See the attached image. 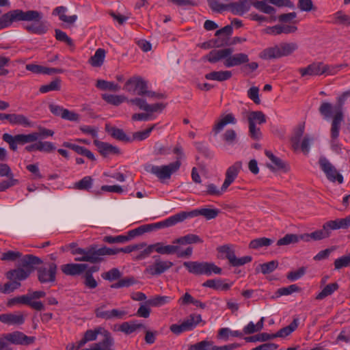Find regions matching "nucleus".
<instances>
[{"mask_svg": "<svg viewBox=\"0 0 350 350\" xmlns=\"http://www.w3.org/2000/svg\"><path fill=\"white\" fill-rule=\"evenodd\" d=\"M301 239V235H297L295 234H287L284 237L280 239L277 245H287L291 243H297Z\"/></svg>", "mask_w": 350, "mask_h": 350, "instance_id": "680f3d73", "label": "nucleus"}, {"mask_svg": "<svg viewBox=\"0 0 350 350\" xmlns=\"http://www.w3.org/2000/svg\"><path fill=\"white\" fill-rule=\"evenodd\" d=\"M105 304H101L95 309L94 313L97 318L105 320L123 319L127 314L124 310L112 309L111 310H105Z\"/></svg>", "mask_w": 350, "mask_h": 350, "instance_id": "f8f14e48", "label": "nucleus"}, {"mask_svg": "<svg viewBox=\"0 0 350 350\" xmlns=\"http://www.w3.org/2000/svg\"><path fill=\"white\" fill-rule=\"evenodd\" d=\"M0 321L8 325H21L25 322V317L20 312L1 314Z\"/></svg>", "mask_w": 350, "mask_h": 350, "instance_id": "a211bd4d", "label": "nucleus"}, {"mask_svg": "<svg viewBox=\"0 0 350 350\" xmlns=\"http://www.w3.org/2000/svg\"><path fill=\"white\" fill-rule=\"evenodd\" d=\"M265 155L271 161L272 163L274 165V166H273L272 165L267 164V167L271 170H272V171H274L275 170H284V171L287 170L286 164L282 161V160L281 159L275 156L269 150H265Z\"/></svg>", "mask_w": 350, "mask_h": 350, "instance_id": "f704fd0d", "label": "nucleus"}, {"mask_svg": "<svg viewBox=\"0 0 350 350\" xmlns=\"http://www.w3.org/2000/svg\"><path fill=\"white\" fill-rule=\"evenodd\" d=\"M319 163L322 171L325 174L327 178L332 181H337L339 184L343 183V176L336 170L335 167L325 157H321Z\"/></svg>", "mask_w": 350, "mask_h": 350, "instance_id": "1a4fd4ad", "label": "nucleus"}, {"mask_svg": "<svg viewBox=\"0 0 350 350\" xmlns=\"http://www.w3.org/2000/svg\"><path fill=\"white\" fill-rule=\"evenodd\" d=\"M338 288L339 285L337 282L328 284L317 295L315 299L317 300H323L325 297L332 295Z\"/></svg>", "mask_w": 350, "mask_h": 350, "instance_id": "c03bdc74", "label": "nucleus"}, {"mask_svg": "<svg viewBox=\"0 0 350 350\" xmlns=\"http://www.w3.org/2000/svg\"><path fill=\"white\" fill-rule=\"evenodd\" d=\"M182 221H183V219L182 217L181 212H180V213H178L177 214H175V215L168 217L167 219H166L164 221L154 223L153 224H154V230H157V229L163 228H166V227H170V226L176 225V224H178L179 222H182Z\"/></svg>", "mask_w": 350, "mask_h": 350, "instance_id": "2f4dec72", "label": "nucleus"}, {"mask_svg": "<svg viewBox=\"0 0 350 350\" xmlns=\"http://www.w3.org/2000/svg\"><path fill=\"white\" fill-rule=\"evenodd\" d=\"M273 243V240L266 238V237H261L258 239H254L250 241L249 244L250 248L252 249H258L260 247H264V246H269Z\"/></svg>", "mask_w": 350, "mask_h": 350, "instance_id": "052dcab7", "label": "nucleus"}, {"mask_svg": "<svg viewBox=\"0 0 350 350\" xmlns=\"http://www.w3.org/2000/svg\"><path fill=\"white\" fill-rule=\"evenodd\" d=\"M299 325V319L295 318L293 321L288 325L282 329H280L276 334H272L273 338L276 337L284 338L288 335H290L293 332H294L298 327Z\"/></svg>", "mask_w": 350, "mask_h": 350, "instance_id": "ea45409f", "label": "nucleus"}, {"mask_svg": "<svg viewBox=\"0 0 350 350\" xmlns=\"http://www.w3.org/2000/svg\"><path fill=\"white\" fill-rule=\"evenodd\" d=\"M88 265L85 264L68 263L61 266L62 271L66 275H77L83 273Z\"/></svg>", "mask_w": 350, "mask_h": 350, "instance_id": "a878e982", "label": "nucleus"}, {"mask_svg": "<svg viewBox=\"0 0 350 350\" xmlns=\"http://www.w3.org/2000/svg\"><path fill=\"white\" fill-rule=\"evenodd\" d=\"M298 49L296 42H281L272 47L264 49L259 55L263 59H279L289 56Z\"/></svg>", "mask_w": 350, "mask_h": 350, "instance_id": "7ed1b4c3", "label": "nucleus"}, {"mask_svg": "<svg viewBox=\"0 0 350 350\" xmlns=\"http://www.w3.org/2000/svg\"><path fill=\"white\" fill-rule=\"evenodd\" d=\"M254 0H239L227 4L228 10L233 14L243 16L247 12L253 5Z\"/></svg>", "mask_w": 350, "mask_h": 350, "instance_id": "2eb2a0df", "label": "nucleus"}, {"mask_svg": "<svg viewBox=\"0 0 350 350\" xmlns=\"http://www.w3.org/2000/svg\"><path fill=\"white\" fill-rule=\"evenodd\" d=\"M334 264L336 269L349 267L350 265V253L336 259Z\"/></svg>", "mask_w": 350, "mask_h": 350, "instance_id": "774afa93", "label": "nucleus"}, {"mask_svg": "<svg viewBox=\"0 0 350 350\" xmlns=\"http://www.w3.org/2000/svg\"><path fill=\"white\" fill-rule=\"evenodd\" d=\"M101 341L93 345L94 350H113L114 340L109 331H105Z\"/></svg>", "mask_w": 350, "mask_h": 350, "instance_id": "c85d7f7f", "label": "nucleus"}, {"mask_svg": "<svg viewBox=\"0 0 350 350\" xmlns=\"http://www.w3.org/2000/svg\"><path fill=\"white\" fill-rule=\"evenodd\" d=\"M96 255L97 256V262H100L103 260L102 256H111L116 255L119 253V248H109L107 247H103L97 248L95 245Z\"/></svg>", "mask_w": 350, "mask_h": 350, "instance_id": "3c124183", "label": "nucleus"}, {"mask_svg": "<svg viewBox=\"0 0 350 350\" xmlns=\"http://www.w3.org/2000/svg\"><path fill=\"white\" fill-rule=\"evenodd\" d=\"M269 3H271L269 0L253 1V6L259 11L267 14H275L276 12L275 9L271 6Z\"/></svg>", "mask_w": 350, "mask_h": 350, "instance_id": "a19ab883", "label": "nucleus"}, {"mask_svg": "<svg viewBox=\"0 0 350 350\" xmlns=\"http://www.w3.org/2000/svg\"><path fill=\"white\" fill-rule=\"evenodd\" d=\"M60 82L59 79H56L51 81L49 84L40 86L39 90L41 93L44 94L51 91H57L60 90Z\"/></svg>", "mask_w": 350, "mask_h": 350, "instance_id": "0e129e2a", "label": "nucleus"}, {"mask_svg": "<svg viewBox=\"0 0 350 350\" xmlns=\"http://www.w3.org/2000/svg\"><path fill=\"white\" fill-rule=\"evenodd\" d=\"M93 185V179L91 176H87L81 180L76 182L74 188L79 190L89 191Z\"/></svg>", "mask_w": 350, "mask_h": 350, "instance_id": "6e6d98bb", "label": "nucleus"}, {"mask_svg": "<svg viewBox=\"0 0 350 350\" xmlns=\"http://www.w3.org/2000/svg\"><path fill=\"white\" fill-rule=\"evenodd\" d=\"M330 234L332 230L347 229L350 226V215L345 218L329 220L326 222Z\"/></svg>", "mask_w": 350, "mask_h": 350, "instance_id": "7c9ffc66", "label": "nucleus"}, {"mask_svg": "<svg viewBox=\"0 0 350 350\" xmlns=\"http://www.w3.org/2000/svg\"><path fill=\"white\" fill-rule=\"evenodd\" d=\"M103 99L107 103L118 106L121 103L128 100L127 98L123 95H113L109 94H103Z\"/></svg>", "mask_w": 350, "mask_h": 350, "instance_id": "8fccbe9b", "label": "nucleus"}, {"mask_svg": "<svg viewBox=\"0 0 350 350\" xmlns=\"http://www.w3.org/2000/svg\"><path fill=\"white\" fill-rule=\"evenodd\" d=\"M204 287H208L218 291H228L230 288V284L224 283L220 279L208 280L202 284Z\"/></svg>", "mask_w": 350, "mask_h": 350, "instance_id": "a18cd8bd", "label": "nucleus"}, {"mask_svg": "<svg viewBox=\"0 0 350 350\" xmlns=\"http://www.w3.org/2000/svg\"><path fill=\"white\" fill-rule=\"evenodd\" d=\"M234 50L232 48H226L219 50H213L204 57V59L211 63H216L221 59L226 61L229 55H232Z\"/></svg>", "mask_w": 350, "mask_h": 350, "instance_id": "412c9836", "label": "nucleus"}, {"mask_svg": "<svg viewBox=\"0 0 350 350\" xmlns=\"http://www.w3.org/2000/svg\"><path fill=\"white\" fill-rule=\"evenodd\" d=\"M301 77L319 76L323 74V62H315L305 68H300L298 70Z\"/></svg>", "mask_w": 350, "mask_h": 350, "instance_id": "5701e85b", "label": "nucleus"}, {"mask_svg": "<svg viewBox=\"0 0 350 350\" xmlns=\"http://www.w3.org/2000/svg\"><path fill=\"white\" fill-rule=\"evenodd\" d=\"M172 298L169 296L158 295L147 301V304L150 306L160 307L169 303Z\"/></svg>", "mask_w": 350, "mask_h": 350, "instance_id": "13d9d810", "label": "nucleus"}, {"mask_svg": "<svg viewBox=\"0 0 350 350\" xmlns=\"http://www.w3.org/2000/svg\"><path fill=\"white\" fill-rule=\"evenodd\" d=\"M203 240L197 234H188L173 241L174 244L187 245L193 243H202Z\"/></svg>", "mask_w": 350, "mask_h": 350, "instance_id": "c9c22d12", "label": "nucleus"}, {"mask_svg": "<svg viewBox=\"0 0 350 350\" xmlns=\"http://www.w3.org/2000/svg\"><path fill=\"white\" fill-rule=\"evenodd\" d=\"M247 121L249 124V136L254 140L258 141L262 134L258 124H262L267 122L266 116L261 111H252L247 115Z\"/></svg>", "mask_w": 350, "mask_h": 350, "instance_id": "39448f33", "label": "nucleus"}, {"mask_svg": "<svg viewBox=\"0 0 350 350\" xmlns=\"http://www.w3.org/2000/svg\"><path fill=\"white\" fill-rule=\"evenodd\" d=\"M349 94L350 91L345 92L338 98V104L335 105V116H334V119L332 120L331 128L332 136L333 138H336L339 135L340 124L343 120L342 107L347 97Z\"/></svg>", "mask_w": 350, "mask_h": 350, "instance_id": "423d86ee", "label": "nucleus"}, {"mask_svg": "<svg viewBox=\"0 0 350 350\" xmlns=\"http://www.w3.org/2000/svg\"><path fill=\"white\" fill-rule=\"evenodd\" d=\"M29 276V272L21 267L10 270L6 273V277L10 280H15L17 282L24 280Z\"/></svg>", "mask_w": 350, "mask_h": 350, "instance_id": "4c0bfd02", "label": "nucleus"}, {"mask_svg": "<svg viewBox=\"0 0 350 350\" xmlns=\"http://www.w3.org/2000/svg\"><path fill=\"white\" fill-rule=\"evenodd\" d=\"M156 252L162 255H171L176 254L180 247L174 245H165L162 242H158L155 243Z\"/></svg>", "mask_w": 350, "mask_h": 350, "instance_id": "e433bc0d", "label": "nucleus"}, {"mask_svg": "<svg viewBox=\"0 0 350 350\" xmlns=\"http://www.w3.org/2000/svg\"><path fill=\"white\" fill-rule=\"evenodd\" d=\"M171 148L157 142L153 148V154L157 156L167 155L170 153Z\"/></svg>", "mask_w": 350, "mask_h": 350, "instance_id": "338daca9", "label": "nucleus"}, {"mask_svg": "<svg viewBox=\"0 0 350 350\" xmlns=\"http://www.w3.org/2000/svg\"><path fill=\"white\" fill-rule=\"evenodd\" d=\"M4 338L7 342L16 345L27 346L34 342L36 338L28 336L20 331H14L10 333L4 334Z\"/></svg>", "mask_w": 350, "mask_h": 350, "instance_id": "9b49d317", "label": "nucleus"}, {"mask_svg": "<svg viewBox=\"0 0 350 350\" xmlns=\"http://www.w3.org/2000/svg\"><path fill=\"white\" fill-rule=\"evenodd\" d=\"M183 265L187 268L189 273L195 275H205L206 276H210L213 273H221V269L215 265L213 262L188 261L184 262Z\"/></svg>", "mask_w": 350, "mask_h": 350, "instance_id": "20e7f679", "label": "nucleus"}, {"mask_svg": "<svg viewBox=\"0 0 350 350\" xmlns=\"http://www.w3.org/2000/svg\"><path fill=\"white\" fill-rule=\"evenodd\" d=\"M8 122L13 125H21L23 126H31V121L23 114L10 113Z\"/></svg>", "mask_w": 350, "mask_h": 350, "instance_id": "37998d69", "label": "nucleus"}, {"mask_svg": "<svg viewBox=\"0 0 350 350\" xmlns=\"http://www.w3.org/2000/svg\"><path fill=\"white\" fill-rule=\"evenodd\" d=\"M74 255L79 254V257L75 258L76 261H85L91 263H96L97 256L96 255L95 245H92L88 248L83 249L81 247L72 250Z\"/></svg>", "mask_w": 350, "mask_h": 350, "instance_id": "ddd939ff", "label": "nucleus"}, {"mask_svg": "<svg viewBox=\"0 0 350 350\" xmlns=\"http://www.w3.org/2000/svg\"><path fill=\"white\" fill-rule=\"evenodd\" d=\"M105 57V51L103 49H98L89 59V63L94 67H100L103 64Z\"/></svg>", "mask_w": 350, "mask_h": 350, "instance_id": "09e8293b", "label": "nucleus"}, {"mask_svg": "<svg viewBox=\"0 0 350 350\" xmlns=\"http://www.w3.org/2000/svg\"><path fill=\"white\" fill-rule=\"evenodd\" d=\"M222 139L228 145H234L237 142V134L234 129H229L222 135Z\"/></svg>", "mask_w": 350, "mask_h": 350, "instance_id": "69168bd1", "label": "nucleus"}, {"mask_svg": "<svg viewBox=\"0 0 350 350\" xmlns=\"http://www.w3.org/2000/svg\"><path fill=\"white\" fill-rule=\"evenodd\" d=\"M142 77L135 76L126 81L125 85L124 86V90L128 92H130L133 94H136V90L137 89V85L139 83V81H141Z\"/></svg>", "mask_w": 350, "mask_h": 350, "instance_id": "5fc2aeb1", "label": "nucleus"}, {"mask_svg": "<svg viewBox=\"0 0 350 350\" xmlns=\"http://www.w3.org/2000/svg\"><path fill=\"white\" fill-rule=\"evenodd\" d=\"M249 62L248 55L245 53H237L234 55H229L226 61H224V65L226 68L239 66L242 64Z\"/></svg>", "mask_w": 350, "mask_h": 350, "instance_id": "bb28decb", "label": "nucleus"}, {"mask_svg": "<svg viewBox=\"0 0 350 350\" xmlns=\"http://www.w3.org/2000/svg\"><path fill=\"white\" fill-rule=\"evenodd\" d=\"M42 13L37 10H11L0 17V29L10 27L16 21L33 22L32 24L25 25V29L31 33L42 35L48 30L47 22L42 21Z\"/></svg>", "mask_w": 350, "mask_h": 350, "instance_id": "f257e3e1", "label": "nucleus"}, {"mask_svg": "<svg viewBox=\"0 0 350 350\" xmlns=\"http://www.w3.org/2000/svg\"><path fill=\"white\" fill-rule=\"evenodd\" d=\"M67 11V8L64 6H59L55 8L53 11V15H57L60 21L68 23L73 24L77 19V15H72L68 16L65 14Z\"/></svg>", "mask_w": 350, "mask_h": 350, "instance_id": "72a5a7b5", "label": "nucleus"}, {"mask_svg": "<svg viewBox=\"0 0 350 350\" xmlns=\"http://www.w3.org/2000/svg\"><path fill=\"white\" fill-rule=\"evenodd\" d=\"M297 30V27L295 25H277L273 27H268L265 31L266 33L275 36L281 33H293Z\"/></svg>", "mask_w": 350, "mask_h": 350, "instance_id": "b1692460", "label": "nucleus"}, {"mask_svg": "<svg viewBox=\"0 0 350 350\" xmlns=\"http://www.w3.org/2000/svg\"><path fill=\"white\" fill-rule=\"evenodd\" d=\"M236 123L237 119L232 113L222 116L214 124L213 132L215 135H217L227 124H235Z\"/></svg>", "mask_w": 350, "mask_h": 350, "instance_id": "cd10ccee", "label": "nucleus"}, {"mask_svg": "<svg viewBox=\"0 0 350 350\" xmlns=\"http://www.w3.org/2000/svg\"><path fill=\"white\" fill-rule=\"evenodd\" d=\"M57 267L55 263L50 262L37 269L38 279L40 283L54 282L56 280Z\"/></svg>", "mask_w": 350, "mask_h": 350, "instance_id": "9d476101", "label": "nucleus"}, {"mask_svg": "<svg viewBox=\"0 0 350 350\" xmlns=\"http://www.w3.org/2000/svg\"><path fill=\"white\" fill-rule=\"evenodd\" d=\"M232 25H226L224 27L217 30L215 32V36H217V38L214 40V45L215 47H221L228 44L229 36L232 34Z\"/></svg>", "mask_w": 350, "mask_h": 350, "instance_id": "6ab92c4d", "label": "nucleus"}, {"mask_svg": "<svg viewBox=\"0 0 350 350\" xmlns=\"http://www.w3.org/2000/svg\"><path fill=\"white\" fill-rule=\"evenodd\" d=\"M42 262V260L32 254H27L21 258L19 261V265L23 269H25L26 271L29 272L30 275L35 269V266L40 265Z\"/></svg>", "mask_w": 350, "mask_h": 350, "instance_id": "aec40b11", "label": "nucleus"}, {"mask_svg": "<svg viewBox=\"0 0 350 350\" xmlns=\"http://www.w3.org/2000/svg\"><path fill=\"white\" fill-rule=\"evenodd\" d=\"M143 327L142 324L138 323L136 321L124 322L121 324L120 330L126 334H130Z\"/></svg>", "mask_w": 350, "mask_h": 350, "instance_id": "864d4df0", "label": "nucleus"}, {"mask_svg": "<svg viewBox=\"0 0 350 350\" xmlns=\"http://www.w3.org/2000/svg\"><path fill=\"white\" fill-rule=\"evenodd\" d=\"M219 213V211L217 209H211V208H201V209H194L191 211H181L182 217L183 221L188 218H193L198 217L199 215L204 216L206 219H212L215 218Z\"/></svg>", "mask_w": 350, "mask_h": 350, "instance_id": "4468645a", "label": "nucleus"}, {"mask_svg": "<svg viewBox=\"0 0 350 350\" xmlns=\"http://www.w3.org/2000/svg\"><path fill=\"white\" fill-rule=\"evenodd\" d=\"M153 259L154 262L148 265L144 269V273L150 277L161 275L169 270L174 265L170 260L161 259L159 256H154Z\"/></svg>", "mask_w": 350, "mask_h": 350, "instance_id": "0eeeda50", "label": "nucleus"}, {"mask_svg": "<svg viewBox=\"0 0 350 350\" xmlns=\"http://www.w3.org/2000/svg\"><path fill=\"white\" fill-rule=\"evenodd\" d=\"M105 331L107 330L102 327H97L94 329H88L84 333L83 338L77 342V347L81 348L87 342L95 341L97 339L98 335H103Z\"/></svg>", "mask_w": 350, "mask_h": 350, "instance_id": "4be33fe9", "label": "nucleus"}, {"mask_svg": "<svg viewBox=\"0 0 350 350\" xmlns=\"http://www.w3.org/2000/svg\"><path fill=\"white\" fill-rule=\"evenodd\" d=\"M105 131L109 133L111 137L119 141L129 142H131V139L126 135L122 129L111 126L109 124L105 125Z\"/></svg>", "mask_w": 350, "mask_h": 350, "instance_id": "473e14b6", "label": "nucleus"}, {"mask_svg": "<svg viewBox=\"0 0 350 350\" xmlns=\"http://www.w3.org/2000/svg\"><path fill=\"white\" fill-rule=\"evenodd\" d=\"M96 87L102 90H111L113 92H117L120 89V87L118 84L103 79H99L97 81Z\"/></svg>", "mask_w": 350, "mask_h": 350, "instance_id": "4d7b16f0", "label": "nucleus"}, {"mask_svg": "<svg viewBox=\"0 0 350 350\" xmlns=\"http://www.w3.org/2000/svg\"><path fill=\"white\" fill-rule=\"evenodd\" d=\"M264 320V317H262L256 324L250 321L244 327L243 329V334L248 335L260 331L263 327Z\"/></svg>", "mask_w": 350, "mask_h": 350, "instance_id": "603ef678", "label": "nucleus"}, {"mask_svg": "<svg viewBox=\"0 0 350 350\" xmlns=\"http://www.w3.org/2000/svg\"><path fill=\"white\" fill-rule=\"evenodd\" d=\"M94 144L97 147L98 152L104 157L109 154H117L120 153L118 147L114 146L109 143L103 142L98 139L94 140Z\"/></svg>", "mask_w": 350, "mask_h": 350, "instance_id": "c756f323", "label": "nucleus"}, {"mask_svg": "<svg viewBox=\"0 0 350 350\" xmlns=\"http://www.w3.org/2000/svg\"><path fill=\"white\" fill-rule=\"evenodd\" d=\"M331 235L326 222L323 224L322 229L317 230L311 233L301 234V239L310 242V241H321L329 237Z\"/></svg>", "mask_w": 350, "mask_h": 350, "instance_id": "f3484780", "label": "nucleus"}, {"mask_svg": "<svg viewBox=\"0 0 350 350\" xmlns=\"http://www.w3.org/2000/svg\"><path fill=\"white\" fill-rule=\"evenodd\" d=\"M202 321L200 314H191L183 323L187 331H190L193 329Z\"/></svg>", "mask_w": 350, "mask_h": 350, "instance_id": "49530a36", "label": "nucleus"}, {"mask_svg": "<svg viewBox=\"0 0 350 350\" xmlns=\"http://www.w3.org/2000/svg\"><path fill=\"white\" fill-rule=\"evenodd\" d=\"M173 152L177 155L176 160L174 162L163 165L146 163L144 166V170L148 173L154 175L161 182L170 179L172 175L180 169L181 165L180 159L184 157L183 149L179 144L176 145Z\"/></svg>", "mask_w": 350, "mask_h": 350, "instance_id": "f03ea898", "label": "nucleus"}, {"mask_svg": "<svg viewBox=\"0 0 350 350\" xmlns=\"http://www.w3.org/2000/svg\"><path fill=\"white\" fill-rule=\"evenodd\" d=\"M319 111L325 120H328L335 116V106L326 101L321 103Z\"/></svg>", "mask_w": 350, "mask_h": 350, "instance_id": "79ce46f5", "label": "nucleus"}, {"mask_svg": "<svg viewBox=\"0 0 350 350\" xmlns=\"http://www.w3.org/2000/svg\"><path fill=\"white\" fill-rule=\"evenodd\" d=\"M216 346L213 342L209 340H202L196 344L190 345L189 350H215Z\"/></svg>", "mask_w": 350, "mask_h": 350, "instance_id": "bf43d9fd", "label": "nucleus"}, {"mask_svg": "<svg viewBox=\"0 0 350 350\" xmlns=\"http://www.w3.org/2000/svg\"><path fill=\"white\" fill-rule=\"evenodd\" d=\"M217 250L219 253L225 255V258L228 260L229 263L233 267L242 266L252 260L250 256L237 258L234 250L228 245H222L218 247Z\"/></svg>", "mask_w": 350, "mask_h": 350, "instance_id": "6e6552de", "label": "nucleus"}, {"mask_svg": "<svg viewBox=\"0 0 350 350\" xmlns=\"http://www.w3.org/2000/svg\"><path fill=\"white\" fill-rule=\"evenodd\" d=\"M242 167V163L237 161L230 166L225 174V180L222 185V189L226 190L228 187L234 181Z\"/></svg>", "mask_w": 350, "mask_h": 350, "instance_id": "dca6fc26", "label": "nucleus"}, {"mask_svg": "<svg viewBox=\"0 0 350 350\" xmlns=\"http://www.w3.org/2000/svg\"><path fill=\"white\" fill-rule=\"evenodd\" d=\"M2 139L9 144L10 148L13 151L17 150L18 145H24L26 144L25 134H18L13 136L8 133H4L2 136Z\"/></svg>", "mask_w": 350, "mask_h": 350, "instance_id": "393cba45", "label": "nucleus"}, {"mask_svg": "<svg viewBox=\"0 0 350 350\" xmlns=\"http://www.w3.org/2000/svg\"><path fill=\"white\" fill-rule=\"evenodd\" d=\"M347 66V64H341L337 65H328L323 63V74L327 75H334L338 72L339 70Z\"/></svg>", "mask_w": 350, "mask_h": 350, "instance_id": "e2e57ef3", "label": "nucleus"}, {"mask_svg": "<svg viewBox=\"0 0 350 350\" xmlns=\"http://www.w3.org/2000/svg\"><path fill=\"white\" fill-rule=\"evenodd\" d=\"M231 77L232 72L230 70L213 71L205 75L206 79L217 81H226L231 78Z\"/></svg>", "mask_w": 350, "mask_h": 350, "instance_id": "58836bf2", "label": "nucleus"}, {"mask_svg": "<svg viewBox=\"0 0 350 350\" xmlns=\"http://www.w3.org/2000/svg\"><path fill=\"white\" fill-rule=\"evenodd\" d=\"M333 23L345 27L350 26V16L342 11H338L333 15Z\"/></svg>", "mask_w": 350, "mask_h": 350, "instance_id": "de8ad7c7", "label": "nucleus"}]
</instances>
